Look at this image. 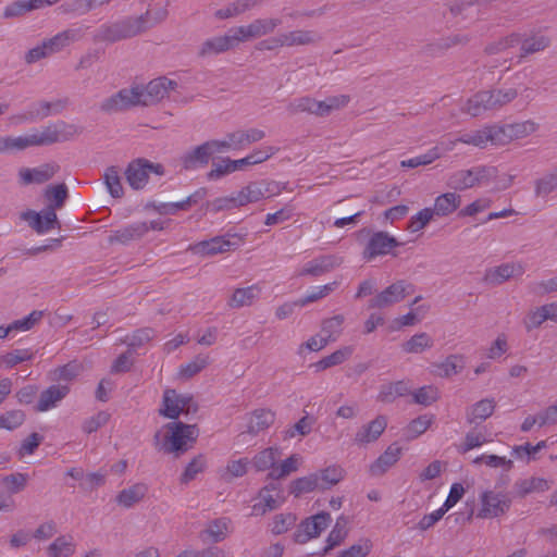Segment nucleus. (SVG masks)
<instances>
[{
    "label": "nucleus",
    "instance_id": "nucleus-1",
    "mask_svg": "<svg viewBox=\"0 0 557 557\" xmlns=\"http://www.w3.org/2000/svg\"><path fill=\"white\" fill-rule=\"evenodd\" d=\"M168 16L166 5L162 2L149 4L145 14L137 17H127L109 25H102L95 34L98 41L115 42L137 36L156 24L162 22Z\"/></svg>",
    "mask_w": 557,
    "mask_h": 557
},
{
    "label": "nucleus",
    "instance_id": "nucleus-2",
    "mask_svg": "<svg viewBox=\"0 0 557 557\" xmlns=\"http://www.w3.org/2000/svg\"><path fill=\"white\" fill-rule=\"evenodd\" d=\"M166 434L161 440V431H157L153 436V444L158 450L168 454H181L188 450L198 436V429L195 424H185L183 422H169L164 425Z\"/></svg>",
    "mask_w": 557,
    "mask_h": 557
},
{
    "label": "nucleus",
    "instance_id": "nucleus-3",
    "mask_svg": "<svg viewBox=\"0 0 557 557\" xmlns=\"http://www.w3.org/2000/svg\"><path fill=\"white\" fill-rule=\"evenodd\" d=\"M518 96L515 88L493 89L476 92L467 102V112L472 116H479L487 110H496L511 102Z\"/></svg>",
    "mask_w": 557,
    "mask_h": 557
},
{
    "label": "nucleus",
    "instance_id": "nucleus-4",
    "mask_svg": "<svg viewBox=\"0 0 557 557\" xmlns=\"http://www.w3.org/2000/svg\"><path fill=\"white\" fill-rule=\"evenodd\" d=\"M358 235H370V238L362 251V258L367 261H371L377 256L388 255L392 249L401 245L396 237L384 231L371 233L370 228L363 227L358 232Z\"/></svg>",
    "mask_w": 557,
    "mask_h": 557
},
{
    "label": "nucleus",
    "instance_id": "nucleus-5",
    "mask_svg": "<svg viewBox=\"0 0 557 557\" xmlns=\"http://www.w3.org/2000/svg\"><path fill=\"white\" fill-rule=\"evenodd\" d=\"M150 173L163 175L164 166L160 163H152L147 159H136L125 170L126 182L135 190L143 189L148 183Z\"/></svg>",
    "mask_w": 557,
    "mask_h": 557
},
{
    "label": "nucleus",
    "instance_id": "nucleus-6",
    "mask_svg": "<svg viewBox=\"0 0 557 557\" xmlns=\"http://www.w3.org/2000/svg\"><path fill=\"white\" fill-rule=\"evenodd\" d=\"M414 292V286L405 281L399 280L389 286H387L384 290L375 295L369 301V308L372 309H384L388 308L395 304L400 302L408 295Z\"/></svg>",
    "mask_w": 557,
    "mask_h": 557
},
{
    "label": "nucleus",
    "instance_id": "nucleus-7",
    "mask_svg": "<svg viewBox=\"0 0 557 557\" xmlns=\"http://www.w3.org/2000/svg\"><path fill=\"white\" fill-rule=\"evenodd\" d=\"M178 84L176 81L166 76H160L150 81L145 87L136 86L140 95V106H153L169 96L171 90H175Z\"/></svg>",
    "mask_w": 557,
    "mask_h": 557
},
{
    "label": "nucleus",
    "instance_id": "nucleus-8",
    "mask_svg": "<svg viewBox=\"0 0 557 557\" xmlns=\"http://www.w3.org/2000/svg\"><path fill=\"white\" fill-rule=\"evenodd\" d=\"M488 180L490 169L479 165L451 173L447 178V186L454 190H466Z\"/></svg>",
    "mask_w": 557,
    "mask_h": 557
},
{
    "label": "nucleus",
    "instance_id": "nucleus-9",
    "mask_svg": "<svg viewBox=\"0 0 557 557\" xmlns=\"http://www.w3.org/2000/svg\"><path fill=\"white\" fill-rule=\"evenodd\" d=\"M510 138L511 136L506 134L504 127L490 126L473 133L463 134L457 139V141L484 148L487 143L495 146L505 145L510 140Z\"/></svg>",
    "mask_w": 557,
    "mask_h": 557
},
{
    "label": "nucleus",
    "instance_id": "nucleus-10",
    "mask_svg": "<svg viewBox=\"0 0 557 557\" xmlns=\"http://www.w3.org/2000/svg\"><path fill=\"white\" fill-rule=\"evenodd\" d=\"M332 521V517L326 511H321L309 518H306L297 527L294 533V541L298 544H305L309 540L320 536Z\"/></svg>",
    "mask_w": 557,
    "mask_h": 557
},
{
    "label": "nucleus",
    "instance_id": "nucleus-11",
    "mask_svg": "<svg viewBox=\"0 0 557 557\" xmlns=\"http://www.w3.org/2000/svg\"><path fill=\"white\" fill-rule=\"evenodd\" d=\"M140 106V95L137 87L123 88L100 103V110L107 114L126 111Z\"/></svg>",
    "mask_w": 557,
    "mask_h": 557
},
{
    "label": "nucleus",
    "instance_id": "nucleus-12",
    "mask_svg": "<svg viewBox=\"0 0 557 557\" xmlns=\"http://www.w3.org/2000/svg\"><path fill=\"white\" fill-rule=\"evenodd\" d=\"M481 509L478 518L491 519L505 515L511 506V499L503 493L485 491L480 496Z\"/></svg>",
    "mask_w": 557,
    "mask_h": 557
},
{
    "label": "nucleus",
    "instance_id": "nucleus-13",
    "mask_svg": "<svg viewBox=\"0 0 557 557\" xmlns=\"http://www.w3.org/2000/svg\"><path fill=\"white\" fill-rule=\"evenodd\" d=\"M232 238L234 240L226 236H216L209 240L196 244L191 247V250L196 255L200 256H214L216 253L230 251L237 248L243 243V238L237 235H233Z\"/></svg>",
    "mask_w": 557,
    "mask_h": 557
},
{
    "label": "nucleus",
    "instance_id": "nucleus-14",
    "mask_svg": "<svg viewBox=\"0 0 557 557\" xmlns=\"http://www.w3.org/2000/svg\"><path fill=\"white\" fill-rule=\"evenodd\" d=\"M21 218L27 221L29 226L38 234H44L54 227H60V222L53 206H48L40 212L28 210L23 212Z\"/></svg>",
    "mask_w": 557,
    "mask_h": 557
},
{
    "label": "nucleus",
    "instance_id": "nucleus-15",
    "mask_svg": "<svg viewBox=\"0 0 557 557\" xmlns=\"http://www.w3.org/2000/svg\"><path fill=\"white\" fill-rule=\"evenodd\" d=\"M259 499V503L252 506L251 515L263 516L268 511L277 509L284 500L281 498L278 484L274 482H271L260 490Z\"/></svg>",
    "mask_w": 557,
    "mask_h": 557
},
{
    "label": "nucleus",
    "instance_id": "nucleus-16",
    "mask_svg": "<svg viewBox=\"0 0 557 557\" xmlns=\"http://www.w3.org/2000/svg\"><path fill=\"white\" fill-rule=\"evenodd\" d=\"M281 24L278 18H259L247 26L235 27V34L239 42L258 38L274 30Z\"/></svg>",
    "mask_w": 557,
    "mask_h": 557
},
{
    "label": "nucleus",
    "instance_id": "nucleus-17",
    "mask_svg": "<svg viewBox=\"0 0 557 557\" xmlns=\"http://www.w3.org/2000/svg\"><path fill=\"white\" fill-rule=\"evenodd\" d=\"M212 150L207 141L186 151L181 157L182 168L186 171H195L206 168L212 159Z\"/></svg>",
    "mask_w": 557,
    "mask_h": 557
},
{
    "label": "nucleus",
    "instance_id": "nucleus-18",
    "mask_svg": "<svg viewBox=\"0 0 557 557\" xmlns=\"http://www.w3.org/2000/svg\"><path fill=\"white\" fill-rule=\"evenodd\" d=\"M387 426V418L385 416H377L375 419L367 424H363L356 432L354 443L358 446H366L379 440Z\"/></svg>",
    "mask_w": 557,
    "mask_h": 557
},
{
    "label": "nucleus",
    "instance_id": "nucleus-19",
    "mask_svg": "<svg viewBox=\"0 0 557 557\" xmlns=\"http://www.w3.org/2000/svg\"><path fill=\"white\" fill-rule=\"evenodd\" d=\"M523 273L524 267L521 263H503L498 267L487 269L483 281L496 286L505 283L511 277L521 276Z\"/></svg>",
    "mask_w": 557,
    "mask_h": 557
},
{
    "label": "nucleus",
    "instance_id": "nucleus-20",
    "mask_svg": "<svg viewBox=\"0 0 557 557\" xmlns=\"http://www.w3.org/2000/svg\"><path fill=\"white\" fill-rule=\"evenodd\" d=\"M320 39L317 33L312 30H293L289 33L281 34L277 37H273L274 46H269V50L277 47H294L305 46L317 42Z\"/></svg>",
    "mask_w": 557,
    "mask_h": 557
},
{
    "label": "nucleus",
    "instance_id": "nucleus-21",
    "mask_svg": "<svg viewBox=\"0 0 557 557\" xmlns=\"http://www.w3.org/2000/svg\"><path fill=\"white\" fill-rule=\"evenodd\" d=\"M403 448L397 444H391L383 454H381L369 468L372 476H381L391 469L400 459Z\"/></svg>",
    "mask_w": 557,
    "mask_h": 557
},
{
    "label": "nucleus",
    "instance_id": "nucleus-22",
    "mask_svg": "<svg viewBox=\"0 0 557 557\" xmlns=\"http://www.w3.org/2000/svg\"><path fill=\"white\" fill-rule=\"evenodd\" d=\"M238 38L235 34L234 28L230 29L228 33L224 36H218L210 39H207L199 50L200 57H207L211 54H218L221 52H225L236 45H238Z\"/></svg>",
    "mask_w": 557,
    "mask_h": 557
},
{
    "label": "nucleus",
    "instance_id": "nucleus-23",
    "mask_svg": "<svg viewBox=\"0 0 557 557\" xmlns=\"http://www.w3.org/2000/svg\"><path fill=\"white\" fill-rule=\"evenodd\" d=\"M272 195L273 191L270 188L269 183L264 181L252 182L237 193V203L243 207L247 203L257 202L263 198H269Z\"/></svg>",
    "mask_w": 557,
    "mask_h": 557
},
{
    "label": "nucleus",
    "instance_id": "nucleus-24",
    "mask_svg": "<svg viewBox=\"0 0 557 557\" xmlns=\"http://www.w3.org/2000/svg\"><path fill=\"white\" fill-rule=\"evenodd\" d=\"M69 104L67 99H57L54 101H39L33 103L27 111V120L35 121L48 117L52 114L61 113Z\"/></svg>",
    "mask_w": 557,
    "mask_h": 557
},
{
    "label": "nucleus",
    "instance_id": "nucleus-25",
    "mask_svg": "<svg viewBox=\"0 0 557 557\" xmlns=\"http://www.w3.org/2000/svg\"><path fill=\"white\" fill-rule=\"evenodd\" d=\"M69 387L65 385L49 386L41 392L35 410L44 412L54 408L69 394Z\"/></svg>",
    "mask_w": 557,
    "mask_h": 557
},
{
    "label": "nucleus",
    "instance_id": "nucleus-26",
    "mask_svg": "<svg viewBox=\"0 0 557 557\" xmlns=\"http://www.w3.org/2000/svg\"><path fill=\"white\" fill-rule=\"evenodd\" d=\"M287 110L290 114L306 112L321 117L327 116L324 100L319 101L311 97L295 99L288 104Z\"/></svg>",
    "mask_w": 557,
    "mask_h": 557
},
{
    "label": "nucleus",
    "instance_id": "nucleus-27",
    "mask_svg": "<svg viewBox=\"0 0 557 557\" xmlns=\"http://www.w3.org/2000/svg\"><path fill=\"white\" fill-rule=\"evenodd\" d=\"M148 231L149 226L147 222H135L114 231L110 235L109 240L111 243L117 242L121 244H127L132 240L141 238Z\"/></svg>",
    "mask_w": 557,
    "mask_h": 557
},
{
    "label": "nucleus",
    "instance_id": "nucleus-28",
    "mask_svg": "<svg viewBox=\"0 0 557 557\" xmlns=\"http://www.w3.org/2000/svg\"><path fill=\"white\" fill-rule=\"evenodd\" d=\"M349 523L348 517L341 515L335 522V525L326 537L325 547L315 555L325 556L334 547L341 545L348 535L347 524Z\"/></svg>",
    "mask_w": 557,
    "mask_h": 557
},
{
    "label": "nucleus",
    "instance_id": "nucleus-29",
    "mask_svg": "<svg viewBox=\"0 0 557 557\" xmlns=\"http://www.w3.org/2000/svg\"><path fill=\"white\" fill-rule=\"evenodd\" d=\"M334 256H322L305 264L299 275L321 276L333 270L338 263Z\"/></svg>",
    "mask_w": 557,
    "mask_h": 557
},
{
    "label": "nucleus",
    "instance_id": "nucleus-30",
    "mask_svg": "<svg viewBox=\"0 0 557 557\" xmlns=\"http://www.w3.org/2000/svg\"><path fill=\"white\" fill-rule=\"evenodd\" d=\"M275 413L269 409L255 410L247 425V433L256 435L274 423Z\"/></svg>",
    "mask_w": 557,
    "mask_h": 557
},
{
    "label": "nucleus",
    "instance_id": "nucleus-31",
    "mask_svg": "<svg viewBox=\"0 0 557 557\" xmlns=\"http://www.w3.org/2000/svg\"><path fill=\"white\" fill-rule=\"evenodd\" d=\"M260 287L258 285H251L248 287L237 288L234 290L227 305L231 308H242L245 306H251L256 299L260 296Z\"/></svg>",
    "mask_w": 557,
    "mask_h": 557
},
{
    "label": "nucleus",
    "instance_id": "nucleus-32",
    "mask_svg": "<svg viewBox=\"0 0 557 557\" xmlns=\"http://www.w3.org/2000/svg\"><path fill=\"white\" fill-rule=\"evenodd\" d=\"M147 492L148 486L145 483H136L128 488L122 490L116 496V502L125 508H131L139 503L146 496Z\"/></svg>",
    "mask_w": 557,
    "mask_h": 557
},
{
    "label": "nucleus",
    "instance_id": "nucleus-33",
    "mask_svg": "<svg viewBox=\"0 0 557 557\" xmlns=\"http://www.w3.org/2000/svg\"><path fill=\"white\" fill-rule=\"evenodd\" d=\"M228 522L230 520L226 518H220L211 521L207 529L200 532L201 541H211L213 543L222 542L226 536Z\"/></svg>",
    "mask_w": 557,
    "mask_h": 557
},
{
    "label": "nucleus",
    "instance_id": "nucleus-34",
    "mask_svg": "<svg viewBox=\"0 0 557 557\" xmlns=\"http://www.w3.org/2000/svg\"><path fill=\"white\" fill-rule=\"evenodd\" d=\"M76 550L72 535L57 537L47 548L48 557H70Z\"/></svg>",
    "mask_w": 557,
    "mask_h": 557
},
{
    "label": "nucleus",
    "instance_id": "nucleus-35",
    "mask_svg": "<svg viewBox=\"0 0 557 557\" xmlns=\"http://www.w3.org/2000/svg\"><path fill=\"white\" fill-rule=\"evenodd\" d=\"M409 392V386L405 381L387 383L381 386L377 400L391 404L396 398L406 396Z\"/></svg>",
    "mask_w": 557,
    "mask_h": 557
},
{
    "label": "nucleus",
    "instance_id": "nucleus-36",
    "mask_svg": "<svg viewBox=\"0 0 557 557\" xmlns=\"http://www.w3.org/2000/svg\"><path fill=\"white\" fill-rule=\"evenodd\" d=\"M181 413L183 411L178 403V394L175 389L166 388L163 393L162 407L159 409V414L175 420Z\"/></svg>",
    "mask_w": 557,
    "mask_h": 557
},
{
    "label": "nucleus",
    "instance_id": "nucleus-37",
    "mask_svg": "<svg viewBox=\"0 0 557 557\" xmlns=\"http://www.w3.org/2000/svg\"><path fill=\"white\" fill-rule=\"evenodd\" d=\"M77 39L78 32L76 29H66L57 34L50 39L44 40V42L49 54L52 55L67 47L71 42L76 41Z\"/></svg>",
    "mask_w": 557,
    "mask_h": 557
},
{
    "label": "nucleus",
    "instance_id": "nucleus-38",
    "mask_svg": "<svg viewBox=\"0 0 557 557\" xmlns=\"http://www.w3.org/2000/svg\"><path fill=\"white\" fill-rule=\"evenodd\" d=\"M519 44L521 45L520 58L522 59L529 54L545 50L550 45V39L543 34H533L532 36L524 39L520 38Z\"/></svg>",
    "mask_w": 557,
    "mask_h": 557
},
{
    "label": "nucleus",
    "instance_id": "nucleus-39",
    "mask_svg": "<svg viewBox=\"0 0 557 557\" xmlns=\"http://www.w3.org/2000/svg\"><path fill=\"white\" fill-rule=\"evenodd\" d=\"M461 203V197L456 193H446L438 196L434 203V214L445 216L453 213Z\"/></svg>",
    "mask_w": 557,
    "mask_h": 557
},
{
    "label": "nucleus",
    "instance_id": "nucleus-40",
    "mask_svg": "<svg viewBox=\"0 0 557 557\" xmlns=\"http://www.w3.org/2000/svg\"><path fill=\"white\" fill-rule=\"evenodd\" d=\"M495 406L496 404L493 398H485L475 403L467 412L468 422L474 423L478 420H486L493 414Z\"/></svg>",
    "mask_w": 557,
    "mask_h": 557
},
{
    "label": "nucleus",
    "instance_id": "nucleus-41",
    "mask_svg": "<svg viewBox=\"0 0 557 557\" xmlns=\"http://www.w3.org/2000/svg\"><path fill=\"white\" fill-rule=\"evenodd\" d=\"M227 138H231L235 143V148H242L246 145H250L260 141L265 137V133L259 128H250L247 131H237L228 133Z\"/></svg>",
    "mask_w": 557,
    "mask_h": 557
},
{
    "label": "nucleus",
    "instance_id": "nucleus-42",
    "mask_svg": "<svg viewBox=\"0 0 557 557\" xmlns=\"http://www.w3.org/2000/svg\"><path fill=\"white\" fill-rule=\"evenodd\" d=\"M319 481L320 478L318 473L298 478L290 483L289 493L295 497H299L301 494L319 490Z\"/></svg>",
    "mask_w": 557,
    "mask_h": 557
},
{
    "label": "nucleus",
    "instance_id": "nucleus-43",
    "mask_svg": "<svg viewBox=\"0 0 557 557\" xmlns=\"http://www.w3.org/2000/svg\"><path fill=\"white\" fill-rule=\"evenodd\" d=\"M318 474L320 478L319 490L324 491L339 483L345 476V471L339 466H330L322 469Z\"/></svg>",
    "mask_w": 557,
    "mask_h": 557
},
{
    "label": "nucleus",
    "instance_id": "nucleus-44",
    "mask_svg": "<svg viewBox=\"0 0 557 557\" xmlns=\"http://www.w3.org/2000/svg\"><path fill=\"white\" fill-rule=\"evenodd\" d=\"M517 495L520 497H524L533 492H544L549 488L546 480L542 478H530L519 480L513 485Z\"/></svg>",
    "mask_w": 557,
    "mask_h": 557
},
{
    "label": "nucleus",
    "instance_id": "nucleus-45",
    "mask_svg": "<svg viewBox=\"0 0 557 557\" xmlns=\"http://www.w3.org/2000/svg\"><path fill=\"white\" fill-rule=\"evenodd\" d=\"M103 182L108 188L109 194L113 198H121L124 195V189L121 183L120 169L111 165L106 169L103 174Z\"/></svg>",
    "mask_w": 557,
    "mask_h": 557
},
{
    "label": "nucleus",
    "instance_id": "nucleus-46",
    "mask_svg": "<svg viewBox=\"0 0 557 557\" xmlns=\"http://www.w3.org/2000/svg\"><path fill=\"white\" fill-rule=\"evenodd\" d=\"M352 354V349L350 347H344L335 350L331 355L322 358L317 363H314V368L317 371H323L331 367L342 364L345 360H347Z\"/></svg>",
    "mask_w": 557,
    "mask_h": 557
},
{
    "label": "nucleus",
    "instance_id": "nucleus-47",
    "mask_svg": "<svg viewBox=\"0 0 557 557\" xmlns=\"http://www.w3.org/2000/svg\"><path fill=\"white\" fill-rule=\"evenodd\" d=\"M438 374L444 377L456 375L465 368V360L462 356L450 355L443 362L436 364Z\"/></svg>",
    "mask_w": 557,
    "mask_h": 557
},
{
    "label": "nucleus",
    "instance_id": "nucleus-48",
    "mask_svg": "<svg viewBox=\"0 0 557 557\" xmlns=\"http://www.w3.org/2000/svg\"><path fill=\"white\" fill-rule=\"evenodd\" d=\"M432 346L433 339L429 334L418 333L403 344V349L408 354H420Z\"/></svg>",
    "mask_w": 557,
    "mask_h": 557
},
{
    "label": "nucleus",
    "instance_id": "nucleus-49",
    "mask_svg": "<svg viewBox=\"0 0 557 557\" xmlns=\"http://www.w3.org/2000/svg\"><path fill=\"white\" fill-rule=\"evenodd\" d=\"M315 421V418L312 416H304L293 426L284 431V438H293L296 435L307 436L312 431Z\"/></svg>",
    "mask_w": 557,
    "mask_h": 557
},
{
    "label": "nucleus",
    "instance_id": "nucleus-50",
    "mask_svg": "<svg viewBox=\"0 0 557 557\" xmlns=\"http://www.w3.org/2000/svg\"><path fill=\"white\" fill-rule=\"evenodd\" d=\"M344 321L345 318L343 314H336L332 318L323 320L321 333L325 338H329V342L336 341L342 332V325Z\"/></svg>",
    "mask_w": 557,
    "mask_h": 557
},
{
    "label": "nucleus",
    "instance_id": "nucleus-51",
    "mask_svg": "<svg viewBox=\"0 0 557 557\" xmlns=\"http://www.w3.org/2000/svg\"><path fill=\"white\" fill-rule=\"evenodd\" d=\"M53 2H13L8 5L3 12L5 18L22 16L27 12L37 10L44 4H52Z\"/></svg>",
    "mask_w": 557,
    "mask_h": 557
},
{
    "label": "nucleus",
    "instance_id": "nucleus-52",
    "mask_svg": "<svg viewBox=\"0 0 557 557\" xmlns=\"http://www.w3.org/2000/svg\"><path fill=\"white\" fill-rule=\"evenodd\" d=\"M30 147L33 146H47L59 143L57 136L55 124L46 126L41 132L27 135Z\"/></svg>",
    "mask_w": 557,
    "mask_h": 557
},
{
    "label": "nucleus",
    "instance_id": "nucleus-53",
    "mask_svg": "<svg viewBox=\"0 0 557 557\" xmlns=\"http://www.w3.org/2000/svg\"><path fill=\"white\" fill-rule=\"evenodd\" d=\"M520 42V35L519 34H511L507 37L500 38L496 41H493L488 44L484 51L486 54H498L500 52L506 51L509 48L516 47Z\"/></svg>",
    "mask_w": 557,
    "mask_h": 557
},
{
    "label": "nucleus",
    "instance_id": "nucleus-54",
    "mask_svg": "<svg viewBox=\"0 0 557 557\" xmlns=\"http://www.w3.org/2000/svg\"><path fill=\"white\" fill-rule=\"evenodd\" d=\"M45 196L48 200L53 201L51 206L54 207V210L60 209L69 197V189L64 183L50 185L47 187Z\"/></svg>",
    "mask_w": 557,
    "mask_h": 557
},
{
    "label": "nucleus",
    "instance_id": "nucleus-55",
    "mask_svg": "<svg viewBox=\"0 0 557 557\" xmlns=\"http://www.w3.org/2000/svg\"><path fill=\"white\" fill-rule=\"evenodd\" d=\"M30 147L28 136H5L0 137V153L11 152V151H21Z\"/></svg>",
    "mask_w": 557,
    "mask_h": 557
},
{
    "label": "nucleus",
    "instance_id": "nucleus-56",
    "mask_svg": "<svg viewBox=\"0 0 557 557\" xmlns=\"http://www.w3.org/2000/svg\"><path fill=\"white\" fill-rule=\"evenodd\" d=\"M276 455H277V449H274V448H267V449L260 451L259 454H257L255 456V458L252 460L253 467L258 471H264L268 469L273 470V468H275L274 465L276 461Z\"/></svg>",
    "mask_w": 557,
    "mask_h": 557
},
{
    "label": "nucleus",
    "instance_id": "nucleus-57",
    "mask_svg": "<svg viewBox=\"0 0 557 557\" xmlns=\"http://www.w3.org/2000/svg\"><path fill=\"white\" fill-rule=\"evenodd\" d=\"M337 287H338V282H336V281L325 284L323 286H319V287L314 288L313 290H311L310 293H308L305 297L300 298L297 301V305L306 306L310 302H314V301L327 296L329 294L334 292Z\"/></svg>",
    "mask_w": 557,
    "mask_h": 557
},
{
    "label": "nucleus",
    "instance_id": "nucleus-58",
    "mask_svg": "<svg viewBox=\"0 0 557 557\" xmlns=\"http://www.w3.org/2000/svg\"><path fill=\"white\" fill-rule=\"evenodd\" d=\"M557 188V172L545 174L535 181V196L545 198Z\"/></svg>",
    "mask_w": 557,
    "mask_h": 557
},
{
    "label": "nucleus",
    "instance_id": "nucleus-59",
    "mask_svg": "<svg viewBox=\"0 0 557 557\" xmlns=\"http://www.w3.org/2000/svg\"><path fill=\"white\" fill-rule=\"evenodd\" d=\"M441 157V152L437 147L430 149L426 153L420 154L407 160H403L400 165L403 168H418L420 165L431 164L433 161Z\"/></svg>",
    "mask_w": 557,
    "mask_h": 557
},
{
    "label": "nucleus",
    "instance_id": "nucleus-60",
    "mask_svg": "<svg viewBox=\"0 0 557 557\" xmlns=\"http://www.w3.org/2000/svg\"><path fill=\"white\" fill-rule=\"evenodd\" d=\"M413 401L419 405L430 406L435 403L440 395L438 389L432 385L418 388L412 393Z\"/></svg>",
    "mask_w": 557,
    "mask_h": 557
},
{
    "label": "nucleus",
    "instance_id": "nucleus-61",
    "mask_svg": "<svg viewBox=\"0 0 557 557\" xmlns=\"http://www.w3.org/2000/svg\"><path fill=\"white\" fill-rule=\"evenodd\" d=\"M209 364L208 356H197L190 362L184 364L180 369V375L185 379H190Z\"/></svg>",
    "mask_w": 557,
    "mask_h": 557
},
{
    "label": "nucleus",
    "instance_id": "nucleus-62",
    "mask_svg": "<svg viewBox=\"0 0 557 557\" xmlns=\"http://www.w3.org/2000/svg\"><path fill=\"white\" fill-rule=\"evenodd\" d=\"M25 421V413L22 410H10L0 416V429L9 431L21 426Z\"/></svg>",
    "mask_w": 557,
    "mask_h": 557
},
{
    "label": "nucleus",
    "instance_id": "nucleus-63",
    "mask_svg": "<svg viewBox=\"0 0 557 557\" xmlns=\"http://www.w3.org/2000/svg\"><path fill=\"white\" fill-rule=\"evenodd\" d=\"M232 159L228 157L222 158L219 162H213L211 170L207 173V178L209 181H218L225 175H228L234 171L231 166Z\"/></svg>",
    "mask_w": 557,
    "mask_h": 557
},
{
    "label": "nucleus",
    "instance_id": "nucleus-64",
    "mask_svg": "<svg viewBox=\"0 0 557 557\" xmlns=\"http://www.w3.org/2000/svg\"><path fill=\"white\" fill-rule=\"evenodd\" d=\"M205 467V456L198 455L186 466L185 471L182 473L181 482L188 483L189 481L194 480L198 473L203 471Z\"/></svg>",
    "mask_w": 557,
    "mask_h": 557
}]
</instances>
